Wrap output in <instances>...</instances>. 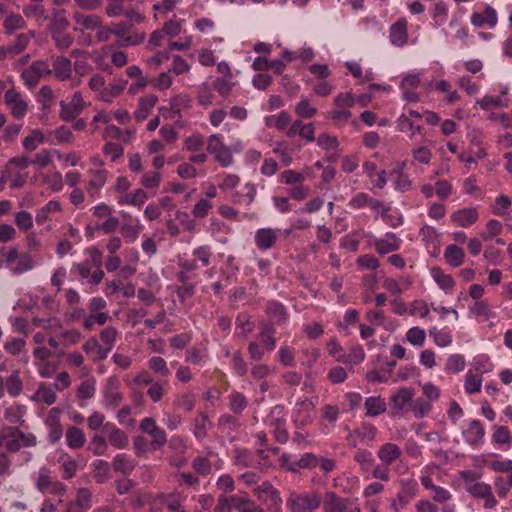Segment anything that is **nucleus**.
<instances>
[{
  "label": "nucleus",
  "mask_w": 512,
  "mask_h": 512,
  "mask_svg": "<svg viewBox=\"0 0 512 512\" xmlns=\"http://www.w3.org/2000/svg\"><path fill=\"white\" fill-rule=\"evenodd\" d=\"M321 505V497L314 491L292 492L286 500L290 512H315Z\"/></svg>",
  "instance_id": "obj_1"
},
{
  "label": "nucleus",
  "mask_w": 512,
  "mask_h": 512,
  "mask_svg": "<svg viewBox=\"0 0 512 512\" xmlns=\"http://www.w3.org/2000/svg\"><path fill=\"white\" fill-rule=\"evenodd\" d=\"M5 266L13 275H21L32 270L35 266L34 259L29 253H20L16 248H10L2 253Z\"/></svg>",
  "instance_id": "obj_2"
},
{
  "label": "nucleus",
  "mask_w": 512,
  "mask_h": 512,
  "mask_svg": "<svg viewBox=\"0 0 512 512\" xmlns=\"http://www.w3.org/2000/svg\"><path fill=\"white\" fill-rule=\"evenodd\" d=\"M316 400L305 397L298 399L292 411V421L297 428L311 424L315 418Z\"/></svg>",
  "instance_id": "obj_3"
},
{
  "label": "nucleus",
  "mask_w": 512,
  "mask_h": 512,
  "mask_svg": "<svg viewBox=\"0 0 512 512\" xmlns=\"http://www.w3.org/2000/svg\"><path fill=\"white\" fill-rule=\"evenodd\" d=\"M101 393V403L106 410H115L124 399L123 393L120 390V382L115 376H110L106 379Z\"/></svg>",
  "instance_id": "obj_4"
},
{
  "label": "nucleus",
  "mask_w": 512,
  "mask_h": 512,
  "mask_svg": "<svg viewBox=\"0 0 512 512\" xmlns=\"http://www.w3.org/2000/svg\"><path fill=\"white\" fill-rule=\"evenodd\" d=\"M267 425L272 429L274 437L279 443H286L289 434L286 428L285 410L281 405L274 406L266 419Z\"/></svg>",
  "instance_id": "obj_5"
},
{
  "label": "nucleus",
  "mask_w": 512,
  "mask_h": 512,
  "mask_svg": "<svg viewBox=\"0 0 512 512\" xmlns=\"http://www.w3.org/2000/svg\"><path fill=\"white\" fill-rule=\"evenodd\" d=\"M207 152L222 166L229 167L233 163L231 149L223 142V136L212 134L207 141Z\"/></svg>",
  "instance_id": "obj_6"
},
{
  "label": "nucleus",
  "mask_w": 512,
  "mask_h": 512,
  "mask_svg": "<svg viewBox=\"0 0 512 512\" xmlns=\"http://www.w3.org/2000/svg\"><path fill=\"white\" fill-rule=\"evenodd\" d=\"M37 439L33 433H24L18 428L6 429V448L10 452H17L21 448L36 446Z\"/></svg>",
  "instance_id": "obj_7"
},
{
  "label": "nucleus",
  "mask_w": 512,
  "mask_h": 512,
  "mask_svg": "<svg viewBox=\"0 0 512 512\" xmlns=\"http://www.w3.org/2000/svg\"><path fill=\"white\" fill-rule=\"evenodd\" d=\"M52 74L50 65L45 60L34 61L21 74L24 85L28 88L35 87L39 81Z\"/></svg>",
  "instance_id": "obj_8"
},
{
  "label": "nucleus",
  "mask_w": 512,
  "mask_h": 512,
  "mask_svg": "<svg viewBox=\"0 0 512 512\" xmlns=\"http://www.w3.org/2000/svg\"><path fill=\"white\" fill-rule=\"evenodd\" d=\"M35 487L41 493H51L55 495H62L65 492V486L55 480L51 476V472L46 467H42L37 472V476L35 478Z\"/></svg>",
  "instance_id": "obj_9"
},
{
  "label": "nucleus",
  "mask_w": 512,
  "mask_h": 512,
  "mask_svg": "<svg viewBox=\"0 0 512 512\" xmlns=\"http://www.w3.org/2000/svg\"><path fill=\"white\" fill-rule=\"evenodd\" d=\"M4 102L15 119L21 120L27 115L29 103L20 92L14 89L7 90L4 94Z\"/></svg>",
  "instance_id": "obj_10"
},
{
  "label": "nucleus",
  "mask_w": 512,
  "mask_h": 512,
  "mask_svg": "<svg viewBox=\"0 0 512 512\" xmlns=\"http://www.w3.org/2000/svg\"><path fill=\"white\" fill-rule=\"evenodd\" d=\"M254 493L257 495L258 500L264 505L276 511L282 509V498L279 491L268 481L262 482L260 485L254 487Z\"/></svg>",
  "instance_id": "obj_11"
},
{
  "label": "nucleus",
  "mask_w": 512,
  "mask_h": 512,
  "mask_svg": "<svg viewBox=\"0 0 512 512\" xmlns=\"http://www.w3.org/2000/svg\"><path fill=\"white\" fill-rule=\"evenodd\" d=\"M415 390L410 387L399 388L391 397V410L394 415H401L410 411Z\"/></svg>",
  "instance_id": "obj_12"
},
{
  "label": "nucleus",
  "mask_w": 512,
  "mask_h": 512,
  "mask_svg": "<svg viewBox=\"0 0 512 512\" xmlns=\"http://www.w3.org/2000/svg\"><path fill=\"white\" fill-rule=\"evenodd\" d=\"M86 107L82 94L80 92H74L69 102H60V118L63 121H72L76 119Z\"/></svg>",
  "instance_id": "obj_13"
},
{
  "label": "nucleus",
  "mask_w": 512,
  "mask_h": 512,
  "mask_svg": "<svg viewBox=\"0 0 512 512\" xmlns=\"http://www.w3.org/2000/svg\"><path fill=\"white\" fill-rule=\"evenodd\" d=\"M372 244L379 255H385L398 251L402 239L393 232H386L382 237H375Z\"/></svg>",
  "instance_id": "obj_14"
},
{
  "label": "nucleus",
  "mask_w": 512,
  "mask_h": 512,
  "mask_svg": "<svg viewBox=\"0 0 512 512\" xmlns=\"http://www.w3.org/2000/svg\"><path fill=\"white\" fill-rule=\"evenodd\" d=\"M280 238V230L277 228H259L254 233V243L261 251H267L274 247Z\"/></svg>",
  "instance_id": "obj_15"
},
{
  "label": "nucleus",
  "mask_w": 512,
  "mask_h": 512,
  "mask_svg": "<svg viewBox=\"0 0 512 512\" xmlns=\"http://www.w3.org/2000/svg\"><path fill=\"white\" fill-rule=\"evenodd\" d=\"M402 456V449L393 442H386L380 445L377 451L380 463L386 467H390L396 462H401Z\"/></svg>",
  "instance_id": "obj_16"
},
{
  "label": "nucleus",
  "mask_w": 512,
  "mask_h": 512,
  "mask_svg": "<svg viewBox=\"0 0 512 512\" xmlns=\"http://www.w3.org/2000/svg\"><path fill=\"white\" fill-rule=\"evenodd\" d=\"M88 174L90 179L87 183L86 190L90 197L94 200L99 196L100 190L107 183L110 177V172L108 170L89 169Z\"/></svg>",
  "instance_id": "obj_17"
},
{
  "label": "nucleus",
  "mask_w": 512,
  "mask_h": 512,
  "mask_svg": "<svg viewBox=\"0 0 512 512\" xmlns=\"http://www.w3.org/2000/svg\"><path fill=\"white\" fill-rule=\"evenodd\" d=\"M61 410L51 408L45 418V426L48 430V437L51 443L59 441L63 435V428L60 424Z\"/></svg>",
  "instance_id": "obj_18"
},
{
  "label": "nucleus",
  "mask_w": 512,
  "mask_h": 512,
  "mask_svg": "<svg viewBox=\"0 0 512 512\" xmlns=\"http://www.w3.org/2000/svg\"><path fill=\"white\" fill-rule=\"evenodd\" d=\"M451 221L455 226L468 228L479 219V212L476 207H465L452 212Z\"/></svg>",
  "instance_id": "obj_19"
},
{
  "label": "nucleus",
  "mask_w": 512,
  "mask_h": 512,
  "mask_svg": "<svg viewBox=\"0 0 512 512\" xmlns=\"http://www.w3.org/2000/svg\"><path fill=\"white\" fill-rule=\"evenodd\" d=\"M96 393V379L92 376L86 377L79 384L76 390V398L78 406L84 408L88 405V402L92 400Z\"/></svg>",
  "instance_id": "obj_20"
},
{
  "label": "nucleus",
  "mask_w": 512,
  "mask_h": 512,
  "mask_svg": "<svg viewBox=\"0 0 512 512\" xmlns=\"http://www.w3.org/2000/svg\"><path fill=\"white\" fill-rule=\"evenodd\" d=\"M462 435L469 445L476 446L483 442L485 429L479 420H471L463 428Z\"/></svg>",
  "instance_id": "obj_21"
},
{
  "label": "nucleus",
  "mask_w": 512,
  "mask_h": 512,
  "mask_svg": "<svg viewBox=\"0 0 512 512\" xmlns=\"http://www.w3.org/2000/svg\"><path fill=\"white\" fill-rule=\"evenodd\" d=\"M73 20L75 25L73 30L76 32L84 33L85 31L95 30L101 24L100 18L92 14H84L82 12H74Z\"/></svg>",
  "instance_id": "obj_22"
},
{
  "label": "nucleus",
  "mask_w": 512,
  "mask_h": 512,
  "mask_svg": "<svg viewBox=\"0 0 512 512\" xmlns=\"http://www.w3.org/2000/svg\"><path fill=\"white\" fill-rule=\"evenodd\" d=\"M389 39L393 46L403 47L408 42L407 21L404 18L399 19L391 25L389 29Z\"/></svg>",
  "instance_id": "obj_23"
},
{
  "label": "nucleus",
  "mask_w": 512,
  "mask_h": 512,
  "mask_svg": "<svg viewBox=\"0 0 512 512\" xmlns=\"http://www.w3.org/2000/svg\"><path fill=\"white\" fill-rule=\"evenodd\" d=\"M53 144L54 139L47 137L42 130L35 128L22 140L24 150L32 152L42 144Z\"/></svg>",
  "instance_id": "obj_24"
},
{
  "label": "nucleus",
  "mask_w": 512,
  "mask_h": 512,
  "mask_svg": "<svg viewBox=\"0 0 512 512\" xmlns=\"http://www.w3.org/2000/svg\"><path fill=\"white\" fill-rule=\"evenodd\" d=\"M103 433L107 436L110 445L117 449H123L129 443L126 433L118 429L113 423L107 422L103 427Z\"/></svg>",
  "instance_id": "obj_25"
},
{
  "label": "nucleus",
  "mask_w": 512,
  "mask_h": 512,
  "mask_svg": "<svg viewBox=\"0 0 512 512\" xmlns=\"http://www.w3.org/2000/svg\"><path fill=\"white\" fill-rule=\"evenodd\" d=\"M340 415L337 406L326 404L321 409L320 431L324 434L329 433L334 427Z\"/></svg>",
  "instance_id": "obj_26"
},
{
  "label": "nucleus",
  "mask_w": 512,
  "mask_h": 512,
  "mask_svg": "<svg viewBox=\"0 0 512 512\" xmlns=\"http://www.w3.org/2000/svg\"><path fill=\"white\" fill-rule=\"evenodd\" d=\"M73 270H76L78 272L83 282L86 281L93 285L99 284L104 277V272L101 269H96L92 271L91 263L89 261L80 264H75L73 266Z\"/></svg>",
  "instance_id": "obj_27"
},
{
  "label": "nucleus",
  "mask_w": 512,
  "mask_h": 512,
  "mask_svg": "<svg viewBox=\"0 0 512 512\" xmlns=\"http://www.w3.org/2000/svg\"><path fill=\"white\" fill-rule=\"evenodd\" d=\"M178 264L179 271L177 273V279L182 284H188L195 279V271L198 269L196 260L179 257Z\"/></svg>",
  "instance_id": "obj_28"
},
{
  "label": "nucleus",
  "mask_w": 512,
  "mask_h": 512,
  "mask_svg": "<svg viewBox=\"0 0 512 512\" xmlns=\"http://www.w3.org/2000/svg\"><path fill=\"white\" fill-rule=\"evenodd\" d=\"M406 167L405 162H401L393 171L391 176L395 190L399 192H407L412 188V180L409 175L404 172Z\"/></svg>",
  "instance_id": "obj_29"
},
{
  "label": "nucleus",
  "mask_w": 512,
  "mask_h": 512,
  "mask_svg": "<svg viewBox=\"0 0 512 512\" xmlns=\"http://www.w3.org/2000/svg\"><path fill=\"white\" fill-rule=\"evenodd\" d=\"M350 500L337 496L334 492L325 495L323 512H347Z\"/></svg>",
  "instance_id": "obj_30"
},
{
  "label": "nucleus",
  "mask_w": 512,
  "mask_h": 512,
  "mask_svg": "<svg viewBox=\"0 0 512 512\" xmlns=\"http://www.w3.org/2000/svg\"><path fill=\"white\" fill-rule=\"evenodd\" d=\"M72 62L65 56H57L52 62V73L59 81H66L72 74Z\"/></svg>",
  "instance_id": "obj_31"
},
{
  "label": "nucleus",
  "mask_w": 512,
  "mask_h": 512,
  "mask_svg": "<svg viewBox=\"0 0 512 512\" xmlns=\"http://www.w3.org/2000/svg\"><path fill=\"white\" fill-rule=\"evenodd\" d=\"M128 81L126 79H114L112 82L105 86V90L99 96V100L107 103H112L115 98L120 96L126 89Z\"/></svg>",
  "instance_id": "obj_32"
},
{
  "label": "nucleus",
  "mask_w": 512,
  "mask_h": 512,
  "mask_svg": "<svg viewBox=\"0 0 512 512\" xmlns=\"http://www.w3.org/2000/svg\"><path fill=\"white\" fill-rule=\"evenodd\" d=\"M497 13L491 6H486L482 13H473L471 15V23L476 27L488 26L493 28L497 24Z\"/></svg>",
  "instance_id": "obj_33"
},
{
  "label": "nucleus",
  "mask_w": 512,
  "mask_h": 512,
  "mask_svg": "<svg viewBox=\"0 0 512 512\" xmlns=\"http://www.w3.org/2000/svg\"><path fill=\"white\" fill-rule=\"evenodd\" d=\"M158 102V97L154 94H149L141 97L138 102L137 109L134 112V117L138 121L145 120L154 109Z\"/></svg>",
  "instance_id": "obj_34"
},
{
  "label": "nucleus",
  "mask_w": 512,
  "mask_h": 512,
  "mask_svg": "<svg viewBox=\"0 0 512 512\" xmlns=\"http://www.w3.org/2000/svg\"><path fill=\"white\" fill-rule=\"evenodd\" d=\"M57 388L53 384H41L37 391L32 395L31 400L46 405H52L57 399Z\"/></svg>",
  "instance_id": "obj_35"
},
{
  "label": "nucleus",
  "mask_w": 512,
  "mask_h": 512,
  "mask_svg": "<svg viewBox=\"0 0 512 512\" xmlns=\"http://www.w3.org/2000/svg\"><path fill=\"white\" fill-rule=\"evenodd\" d=\"M62 211V205L58 200H50L44 206L38 209L36 213V222L43 225L47 221H51L53 216Z\"/></svg>",
  "instance_id": "obj_36"
},
{
  "label": "nucleus",
  "mask_w": 512,
  "mask_h": 512,
  "mask_svg": "<svg viewBox=\"0 0 512 512\" xmlns=\"http://www.w3.org/2000/svg\"><path fill=\"white\" fill-rule=\"evenodd\" d=\"M83 350L93 361L104 360L109 354L95 337L89 338L84 343Z\"/></svg>",
  "instance_id": "obj_37"
},
{
  "label": "nucleus",
  "mask_w": 512,
  "mask_h": 512,
  "mask_svg": "<svg viewBox=\"0 0 512 512\" xmlns=\"http://www.w3.org/2000/svg\"><path fill=\"white\" fill-rule=\"evenodd\" d=\"M448 13L449 7L444 1L436 2L430 9L431 26L434 29L440 28L447 21Z\"/></svg>",
  "instance_id": "obj_38"
},
{
  "label": "nucleus",
  "mask_w": 512,
  "mask_h": 512,
  "mask_svg": "<svg viewBox=\"0 0 512 512\" xmlns=\"http://www.w3.org/2000/svg\"><path fill=\"white\" fill-rule=\"evenodd\" d=\"M411 285L409 277H402L400 280L386 278L383 281V287L395 298H399Z\"/></svg>",
  "instance_id": "obj_39"
},
{
  "label": "nucleus",
  "mask_w": 512,
  "mask_h": 512,
  "mask_svg": "<svg viewBox=\"0 0 512 512\" xmlns=\"http://www.w3.org/2000/svg\"><path fill=\"white\" fill-rule=\"evenodd\" d=\"M135 466V460L126 453L117 454L112 460L113 469L123 475H129Z\"/></svg>",
  "instance_id": "obj_40"
},
{
  "label": "nucleus",
  "mask_w": 512,
  "mask_h": 512,
  "mask_svg": "<svg viewBox=\"0 0 512 512\" xmlns=\"http://www.w3.org/2000/svg\"><path fill=\"white\" fill-rule=\"evenodd\" d=\"M492 443L507 451L512 446V435L505 426H495L491 436Z\"/></svg>",
  "instance_id": "obj_41"
},
{
  "label": "nucleus",
  "mask_w": 512,
  "mask_h": 512,
  "mask_svg": "<svg viewBox=\"0 0 512 512\" xmlns=\"http://www.w3.org/2000/svg\"><path fill=\"white\" fill-rule=\"evenodd\" d=\"M469 313L477 320L483 322L496 317L495 312L491 310L489 304L485 301H476L471 304L469 306Z\"/></svg>",
  "instance_id": "obj_42"
},
{
  "label": "nucleus",
  "mask_w": 512,
  "mask_h": 512,
  "mask_svg": "<svg viewBox=\"0 0 512 512\" xmlns=\"http://www.w3.org/2000/svg\"><path fill=\"white\" fill-rule=\"evenodd\" d=\"M444 259L452 267H459L464 263L465 253L464 250L455 245L450 244L444 250Z\"/></svg>",
  "instance_id": "obj_43"
},
{
  "label": "nucleus",
  "mask_w": 512,
  "mask_h": 512,
  "mask_svg": "<svg viewBox=\"0 0 512 512\" xmlns=\"http://www.w3.org/2000/svg\"><path fill=\"white\" fill-rule=\"evenodd\" d=\"M483 377L474 371H467L464 377V391L468 395L478 394L482 390Z\"/></svg>",
  "instance_id": "obj_44"
},
{
  "label": "nucleus",
  "mask_w": 512,
  "mask_h": 512,
  "mask_svg": "<svg viewBox=\"0 0 512 512\" xmlns=\"http://www.w3.org/2000/svg\"><path fill=\"white\" fill-rule=\"evenodd\" d=\"M493 369L494 365L491 362L490 357L486 354H478L472 359L469 371H474L475 373H479L483 376V374L492 372Z\"/></svg>",
  "instance_id": "obj_45"
},
{
  "label": "nucleus",
  "mask_w": 512,
  "mask_h": 512,
  "mask_svg": "<svg viewBox=\"0 0 512 512\" xmlns=\"http://www.w3.org/2000/svg\"><path fill=\"white\" fill-rule=\"evenodd\" d=\"M429 335L432 337L434 344L441 348L450 346L453 341L452 333L448 328L432 327L429 330Z\"/></svg>",
  "instance_id": "obj_46"
},
{
  "label": "nucleus",
  "mask_w": 512,
  "mask_h": 512,
  "mask_svg": "<svg viewBox=\"0 0 512 512\" xmlns=\"http://www.w3.org/2000/svg\"><path fill=\"white\" fill-rule=\"evenodd\" d=\"M366 415L376 417L383 414L386 409V402L380 396H371L365 400Z\"/></svg>",
  "instance_id": "obj_47"
},
{
  "label": "nucleus",
  "mask_w": 512,
  "mask_h": 512,
  "mask_svg": "<svg viewBox=\"0 0 512 512\" xmlns=\"http://www.w3.org/2000/svg\"><path fill=\"white\" fill-rule=\"evenodd\" d=\"M56 95L49 85H44L36 94V101L41 105V109L49 111L54 105Z\"/></svg>",
  "instance_id": "obj_48"
},
{
  "label": "nucleus",
  "mask_w": 512,
  "mask_h": 512,
  "mask_svg": "<svg viewBox=\"0 0 512 512\" xmlns=\"http://www.w3.org/2000/svg\"><path fill=\"white\" fill-rule=\"evenodd\" d=\"M215 94L212 86L208 82H203L197 87V102L200 106L206 108L214 103Z\"/></svg>",
  "instance_id": "obj_49"
},
{
  "label": "nucleus",
  "mask_w": 512,
  "mask_h": 512,
  "mask_svg": "<svg viewBox=\"0 0 512 512\" xmlns=\"http://www.w3.org/2000/svg\"><path fill=\"white\" fill-rule=\"evenodd\" d=\"M66 443L72 449L83 447L86 443L84 432L75 426L69 427L66 431Z\"/></svg>",
  "instance_id": "obj_50"
},
{
  "label": "nucleus",
  "mask_w": 512,
  "mask_h": 512,
  "mask_svg": "<svg viewBox=\"0 0 512 512\" xmlns=\"http://www.w3.org/2000/svg\"><path fill=\"white\" fill-rule=\"evenodd\" d=\"M53 156H56L58 159L62 158V154L58 150L42 149L34 155L31 162L35 166L44 168L52 162Z\"/></svg>",
  "instance_id": "obj_51"
},
{
  "label": "nucleus",
  "mask_w": 512,
  "mask_h": 512,
  "mask_svg": "<svg viewBox=\"0 0 512 512\" xmlns=\"http://www.w3.org/2000/svg\"><path fill=\"white\" fill-rule=\"evenodd\" d=\"M47 137L54 139V143L52 145L70 143L74 139L71 129L64 125L54 130H49L47 132Z\"/></svg>",
  "instance_id": "obj_52"
},
{
  "label": "nucleus",
  "mask_w": 512,
  "mask_h": 512,
  "mask_svg": "<svg viewBox=\"0 0 512 512\" xmlns=\"http://www.w3.org/2000/svg\"><path fill=\"white\" fill-rule=\"evenodd\" d=\"M148 199L147 193L141 189L138 188L134 190L130 194H126L119 198L118 203L122 205H131V206H142L146 200Z\"/></svg>",
  "instance_id": "obj_53"
},
{
  "label": "nucleus",
  "mask_w": 512,
  "mask_h": 512,
  "mask_svg": "<svg viewBox=\"0 0 512 512\" xmlns=\"http://www.w3.org/2000/svg\"><path fill=\"white\" fill-rule=\"evenodd\" d=\"M431 276L438 286L445 292L450 291L455 286L454 279L450 275L445 274L440 268H432Z\"/></svg>",
  "instance_id": "obj_54"
},
{
  "label": "nucleus",
  "mask_w": 512,
  "mask_h": 512,
  "mask_svg": "<svg viewBox=\"0 0 512 512\" xmlns=\"http://www.w3.org/2000/svg\"><path fill=\"white\" fill-rule=\"evenodd\" d=\"M291 122V118L286 111H281L276 115L265 117V124L268 127H275L278 130H285Z\"/></svg>",
  "instance_id": "obj_55"
},
{
  "label": "nucleus",
  "mask_w": 512,
  "mask_h": 512,
  "mask_svg": "<svg viewBox=\"0 0 512 512\" xmlns=\"http://www.w3.org/2000/svg\"><path fill=\"white\" fill-rule=\"evenodd\" d=\"M354 460L363 472H369L375 463L372 452L366 449H358L354 454Z\"/></svg>",
  "instance_id": "obj_56"
},
{
  "label": "nucleus",
  "mask_w": 512,
  "mask_h": 512,
  "mask_svg": "<svg viewBox=\"0 0 512 512\" xmlns=\"http://www.w3.org/2000/svg\"><path fill=\"white\" fill-rule=\"evenodd\" d=\"M42 182L47 185L48 189L53 193L62 191L64 187L62 174L55 170L51 174L42 175Z\"/></svg>",
  "instance_id": "obj_57"
},
{
  "label": "nucleus",
  "mask_w": 512,
  "mask_h": 512,
  "mask_svg": "<svg viewBox=\"0 0 512 512\" xmlns=\"http://www.w3.org/2000/svg\"><path fill=\"white\" fill-rule=\"evenodd\" d=\"M397 129L401 132L409 133L410 138H414L421 133V127L414 125L411 119L406 114H401L397 121Z\"/></svg>",
  "instance_id": "obj_58"
},
{
  "label": "nucleus",
  "mask_w": 512,
  "mask_h": 512,
  "mask_svg": "<svg viewBox=\"0 0 512 512\" xmlns=\"http://www.w3.org/2000/svg\"><path fill=\"white\" fill-rule=\"evenodd\" d=\"M34 37V32L21 33L16 36L14 43L8 44L11 55H17L23 52L31 39Z\"/></svg>",
  "instance_id": "obj_59"
},
{
  "label": "nucleus",
  "mask_w": 512,
  "mask_h": 512,
  "mask_svg": "<svg viewBox=\"0 0 512 512\" xmlns=\"http://www.w3.org/2000/svg\"><path fill=\"white\" fill-rule=\"evenodd\" d=\"M476 105H478L483 110H489L491 108H505L508 107V102L502 96H489L485 95L481 99L476 101Z\"/></svg>",
  "instance_id": "obj_60"
},
{
  "label": "nucleus",
  "mask_w": 512,
  "mask_h": 512,
  "mask_svg": "<svg viewBox=\"0 0 512 512\" xmlns=\"http://www.w3.org/2000/svg\"><path fill=\"white\" fill-rule=\"evenodd\" d=\"M275 329L271 325H265L259 332L257 338L259 342L269 351L276 347Z\"/></svg>",
  "instance_id": "obj_61"
},
{
  "label": "nucleus",
  "mask_w": 512,
  "mask_h": 512,
  "mask_svg": "<svg viewBox=\"0 0 512 512\" xmlns=\"http://www.w3.org/2000/svg\"><path fill=\"white\" fill-rule=\"evenodd\" d=\"M466 365L465 356L460 353L450 354L446 360L445 371L450 373H460Z\"/></svg>",
  "instance_id": "obj_62"
},
{
  "label": "nucleus",
  "mask_w": 512,
  "mask_h": 512,
  "mask_svg": "<svg viewBox=\"0 0 512 512\" xmlns=\"http://www.w3.org/2000/svg\"><path fill=\"white\" fill-rule=\"evenodd\" d=\"M233 463L239 468L251 467L254 463V457L247 449L236 448L234 450Z\"/></svg>",
  "instance_id": "obj_63"
},
{
  "label": "nucleus",
  "mask_w": 512,
  "mask_h": 512,
  "mask_svg": "<svg viewBox=\"0 0 512 512\" xmlns=\"http://www.w3.org/2000/svg\"><path fill=\"white\" fill-rule=\"evenodd\" d=\"M292 151L287 141L276 142L273 147V152L285 166L290 165L293 161Z\"/></svg>",
  "instance_id": "obj_64"
}]
</instances>
